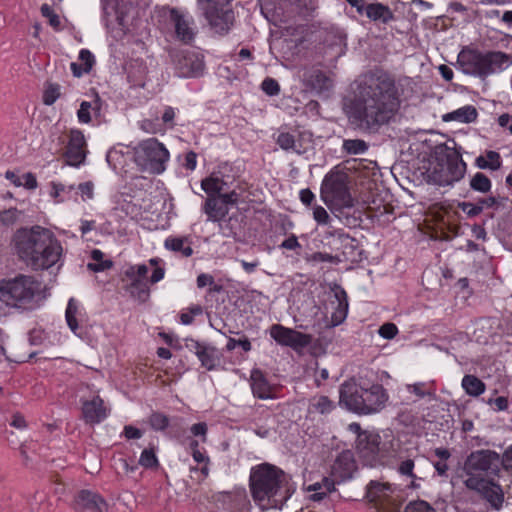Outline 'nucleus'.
I'll list each match as a JSON object with an SVG mask.
<instances>
[{
  "label": "nucleus",
  "mask_w": 512,
  "mask_h": 512,
  "mask_svg": "<svg viewBox=\"0 0 512 512\" xmlns=\"http://www.w3.org/2000/svg\"><path fill=\"white\" fill-rule=\"evenodd\" d=\"M401 106L395 76L380 67L364 73L348 105L350 122L365 131H376L390 123Z\"/></svg>",
  "instance_id": "1"
},
{
  "label": "nucleus",
  "mask_w": 512,
  "mask_h": 512,
  "mask_svg": "<svg viewBox=\"0 0 512 512\" xmlns=\"http://www.w3.org/2000/svg\"><path fill=\"white\" fill-rule=\"evenodd\" d=\"M11 244L19 258L33 270L51 268L59 261L63 251L55 234L40 225L17 229Z\"/></svg>",
  "instance_id": "2"
},
{
  "label": "nucleus",
  "mask_w": 512,
  "mask_h": 512,
  "mask_svg": "<svg viewBox=\"0 0 512 512\" xmlns=\"http://www.w3.org/2000/svg\"><path fill=\"white\" fill-rule=\"evenodd\" d=\"M46 299L42 283L33 276L19 274L0 280V302L19 313L40 308Z\"/></svg>",
  "instance_id": "3"
},
{
  "label": "nucleus",
  "mask_w": 512,
  "mask_h": 512,
  "mask_svg": "<svg viewBox=\"0 0 512 512\" xmlns=\"http://www.w3.org/2000/svg\"><path fill=\"white\" fill-rule=\"evenodd\" d=\"M286 472L280 467L264 462L253 466L249 475V490L255 505L261 512L271 510L275 498L280 495Z\"/></svg>",
  "instance_id": "4"
},
{
  "label": "nucleus",
  "mask_w": 512,
  "mask_h": 512,
  "mask_svg": "<svg viewBox=\"0 0 512 512\" xmlns=\"http://www.w3.org/2000/svg\"><path fill=\"white\" fill-rule=\"evenodd\" d=\"M431 157L430 167L426 171L428 183L449 186L464 178L467 164L459 150L444 143L435 146Z\"/></svg>",
  "instance_id": "5"
},
{
  "label": "nucleus",
  "mask_w": 512,
  "mask_h": 512,
  "mask_svg": "<svg viewBox=\"0 0 512 512\" xmlns=\"http://www.w3.org/2000/svg\"><path fill=\"white\" fill-rule=\"evenodd\" d=\"M511 63L512 56L502 51L482 52L468 46L463 47L457 57V64L464 74L482 79L497 70L505 69Z\"/></svg>",
  "instance_id": "6"
},
{
  "label": "nucleus",
  "mask_w": 512,
  "mask_h": 512,
  "mask_svg": "<svg viewBox=\"0 0 512 512\" xmlns=\"http://www.w3.org/2000/svg\"><path fill=\"white\" fill-rule=\"evenodd\" d=\"M348 183V174L336 167L324 176L320 187V198L330 210L344 214L345 209L354 207L355 199L350 193Z\"/></svg>",
  "instance_id": "7"
},
{
  "label": "nucleus",
  "mask_w": 512,
  "mask_h": 512,
  "mask_svg": "<svg viewBox=\"0 0 512 512\" xmlns=\"http://www.w3.org/2000/svg\"><path fill=\"white\" fill-rule=\"evenodd\" d=\"M360 441H355V450L362 464L369 467L384 465L393 449V441H381V436L375 431L362 433Z\"/></svg>",
  "instance_id": "8"
},
{
  "label": "nucleus",
  "mask_w": 512,
  "mask_h": 512,
  "mask_svg": "<svg viewBox=\"0 0 512 512\" xmlns=\"http://www.w3.org/2000/svg\"><path fill=\"white\" fill-rule=\"evenodd\" d=\"M204 17L210 29L219 36L229 34L235 24V13L231 2L203 0Z\"/></svg>",
  "instance_id": "9"
},
{
  "label": "nucleus",
  "mask_w": 512,
  "mask_h": 512,
  "mask_svg": "<svg viewBox=\"0 0 512 512\" xmlns=\"http://www.w3.org/2000/svg\"><path fill=\"white\" fill-rule=\"evenodd\" d=\"M135 154L138 164L154 174L164 172L165 163L169 159V151L156 138L142 141Z\"/></svg>",
  "instance_id": "10"
},
{
  "label": "nucleus",
  "mask_w": 512,
  "mask_h": 512,
  "mask_svg": "<svg viewBox=\"0 0 512 512\" xmlns=\"http://www.w3.org/2000/svg\"><path fill=\"white\" fill-rule=\"evenodd\" d=\"M501 468L500 454L490 449L472 451L464 461V471L467 475L485 472L499 477Z\"/></svg>",
  "instance_id": "11"
},
{
  "label": "nucleus",
  "mask_w": 512,
  "mask_h": 512,
  "mask_svg": "<svg viewBox=\"0 0 512 512\" xmlns=\"http://www.w3.org/2000/svg\"><path fill=\"white\" fill-rule=\"evenodd\" d=\"M213 500L228 512H250L252 505L244 487H235L231 491H220Z\"/></svg>",
  "instance_id": "12"
},
{
  "label": "nucleus",
  "mask_w": 512,
  "mask_h": 512,
  "mask_svg": "<svg viewBox=\"0 0 512 512\" xmlns=\"http://www.w3.org/2000/svg\"><path fill=\"white\" fill-rule=\"evenodd\" d=\"M362 385L358 384L354 378L344 381L339 387V405L345 407L348 411L364 415L366 406L362 402Z\"/></svg>",
  "instance_id": "13"
},
{
  "label": "nucleus",
  "mask_w": 512,
  "mask_h": 512,
  "mask_svg": "<svg viewBox=\"0 0 512 512\" xmlns=\"http://www.w3.org/2000/svg\"><path fill=\"white\" fill-rule=\"evenodd\" d=\"M270 336L280 345L294 350L305 348L312 342L310 334L302 333L292 328L274 324L270 328Z\"/></svg>",
  "instance_id": "14"
},
{
  "label": "nucleus",
  "mask_w": 512,
  "mask_h": 512,
  "mask_svg": "<svg viewBox=\"0 0 512 512\" xmlns=\"http://www.w3.org/2000/svg\"><path fill=\"white\" fill-rule=\"evenodd\" d=\"M87 153L84 133L79 129H71L69 131V140L63 153L65 163L72 167H79L85 162Z\"/></svg>",
  "instance_id": "15"
},
{
  "label": "nucleus",
  "mask_w": 512,
  "mask_h": 512,
  "mask_svg": "<svg viewBox=\"0 0 512 512\" xmlns=\"http://www.w3.org/2000/svg\"><path fill=\"white\" fill-rule=\"evenodd\" d=\"M333 235L337 236L339 243L338 250L340 262H350L352 265L360 264L365 258V251L361 248L359 240L344 233L342 230L335 231Z\"/></svg>",
  "instance_id": "16"
},
{
  "label": "nucleus",
  "mask_w": 512,
  "mask_h": 512,
  "mask_svg": "<svg viewBox=\"0 0 512 512\" xmlns=\"http://www.w3.org/2000/svg\"><path fill=\"white\" fill-rule=\"evenodd\" d=\"M334 293V297L337 300V307L335 308V311L331 314V319L328 323L325 325V329L331 332V335L325 336L320 335L319 340L323 341L326 345H329L333 342V331L332 329L340 324H342L348 314V297L347 293L344 290L343 287H341L338 284H335V287L332 289Z\"/></svg>",
  "instance_id": "17"
},
{
  "label": "nucleus",
  "mask_w": 512,
  "mask_h": 512,
  "mask_svg": "<svg viewBox=\"0 0 512 512\" xmlns=\"http://www.w3.org/2000/svg\"><path fill=\"white\" fill-rule=\"evenodd\" d=\"M71 507L76 512H108L109 506L105 498L98 492L89 489L79 490L73 499Z\"/></svg>",
  "instance_id": "18"
},
{
  "label": "nucleus",
  "mask_w": 512,
  "mask_h": 512,
  "mask_svg": "<svg viewBox=\"0 0 512 512\" xmlns=\"http://www.w3.org/2000/svg\"><path fill=\"white\" fill-rule=\"evenodd\" d=\"M357 469L354 453L346 449L341 451L335 458L331 466L330 476L336 479L338 483H342L350 480Z\"/></svg>",
  "instance_id": "19"
},
{
  "label": "nucleus",
  "mask_w": 512,
  "mask_h": 512,
  "mask_svg": "<svg viewBox=\"0 0 512 512\" xmlns=\"http://www.w3.org/2000/svg\"><path fill=\"white\" fill-rule=\"evenodd\" d=\"M162 17L169 20L174 25L176 38L184 44L190 45L195 38V33L189 26V22L177 8L165 7L162 9Z\"/></svg>",
  "instance_id": "20"
},
{
  "label": "nucleus",
  "mask_w": 512,
  "mask_h": 512,
  "mask_svg": "<svg viewBox=\"0 0 512 512\" xmlns=\"http://www.w3.org/2000/svg\"><path fill=\"white\" fill-rule=\"evenodd\" d=\"M361 393L363 395L362 402L366 406L364 415L380 411L389 398L387 390L379 383H374L370 387L362 385Z\"/></svg>",
  "instance_id": "21"
},
{
  "label": "nucleus",
  "mask_w": 512,
  "mask_h": 512,
  "mask_svg": "<svg viewBox=\"0 0 512 512\" xmlns=\"http://www.w3.org/2000/svg\"><path fill=\"white\" fill-rule=\"evenodd\" d=\"M81 403L82 419L86 424H99L108 417L109 410L99 395L94 396L91 400H81Z\"/></svg>",
  "instance_id": "22"
},
{
  "label": "nucleus",
  "mask_w": 512,
  "mask_h": 512,
  "mask_svg": "<svg viewBox=\"0 0 512 512\" xmlns=\"http://www.w3.org/2000/svg\"><path fill=\"white\" fill-rule=\"evenodd\" d=\"M250 386L254 397L262 400L273 398L272 386L261 369L251 370Z\"/></svg>",
  "instance_id": "23"
},
{
  "label": "nucleus",
  "mask_w": 512,
  "mask_h": 512,
  "mask_svg": "<svg viewBox=\"0 0 512 512\" xmlns=\"http://www.w3.org/2000/svg\"><path fill=\"white\" fill-rule=\"evenodd\" d=\"M481 497L487 501L494 510H500L504 503V491L502 486L492 478L482 488Z\"/></svg>",
  "instance_id": "24"
},
{
  "label": "nucleus",
  "mask_w": 512,
  "mask_h": 512,
  "mask_svg": "<svg viewBox=\"0 0 512 512\" xmlns=\"http://www.w3.org/2000/svg\"><path fill=\"white\" fill-rule=\"evenodd\" d=\"M202 209L203 212L207 215L208 220L212 222L223 221L227 217L230 210L226 204H223L220 195L213 198H206Z\"/></svg>",
  "instance_id": "25"
},
{
  "label": "nucleus",
  "mask_w": 512,
  "mask_h": 512,
  "mask_svg": "<svg viewBox=\"0 0 512 512\" xmlns=\"http://www.w3.org/2000/svg\"><path fill=\"white\" fill-rule=\"evenodd\" d=\"M197 358L201 362V366L208 371L217 369L223 358V353L215 346L205 344L203 348L197 352Z\"/></svg>",
  "instance_id": "26"
},
{
  "label": "nucleus",
  "mask_w": 512,
  "mask_h": 512,
  "mask_svg": "<svg viewBox=\"0 0 512 512\" xmlns=\"http://www.w3.org/2000/svg\"><path fill=\"white\" fill-rule=\"evenodd\" d=\"M130 283L124 289L129 295L140 303H146L150 298L149 280L140 278H128Z\"/></svg>",
  "instance_id": "27"
},
{
  "label": "nucleus",
  "mask_w": 512,
  "mask_h": 512,
  "mask_svg": "<svg viewBox=\"0 0 512 512\" xmlns=\"http://www.w3.org/2000/svg\"><path fill=\"white\" fill-rule=\"evenodd\" d=\"M370 21L376 23L387 24L394 20L395 16L393 11L388 5L381 2H374L367 4V16Z\"/></svg>",
  "instance_id": "28"
},
{
  "label": "nucleus",
  "mask_w": 512,
  "mask_h": 512,
  "mask_svg": "<svg viewBox=\"0 0 512 512\" xmlns=\"http://www.w3.org/2000/svg\"><path fill=\"white\" fill-rule=\"evenodd\" d=\"M305 86L311 90L321 93L332 87V80L325 72L319 69L312 70L305 79Z\"/></svg>",
  "instance_id": "29"
},
{
  "label": "nucleus",
  "mask_w": 512,
  "mask_h": 512,
  "mask_svg": "<svg viewBox=\"0 0 512 512\" xmlns=\"http://www.w3.org/2000/svg\"><path fill=\"white\" fill-rule=\"evenodd\" d=\"M164 247L175 253H180L182 257L188 258L193 255L191 240L188 236H170L164 241Z\"/></svg>",
  "instance_id": "30"
},
{
  "label": "nucleus",
  "mask_w": 512,
  "mask_h": 512,
  "mask_svg": "<svg viewBox=\"0 0 512 512\" xmlns=\"http://www.w3.org/2000/svg\"><path fill=\"white\" fill-rule=\"evenodd\" d=\"M79 60L83 62V64H78L76 62H72L70 64V69L74 77H81L83 74H88L92 70L95 65V57L88 49H82L79 52Z\"/></svg>",
  "instance_id": "31"
},
{
  "label": "nucleus",
  "mask_w": 512,
  "mask_h": 512,
  "mask_svg": "<svg viewBox=\"0 0 512 512\" xmlns=\"http://www.w3.org/2000/svg\"><path fill=\"white\" fill-rule=\"evenodd\" d=\"M181 75L185 77H197L204 70V62L194 55L183 56L179 61Z\"/></svg>",
  "instance_id": "32"
},
{
  "label": "nucleus",
  "mask_w": 512,
  "mask_h": 512,
  "mask_svg": "<svg viewBox=\"0 0 512 512\" xmlns=\"http://www.w3.org/2000/svg\"><path fill=\"white\" fill-rule=\"evenodd\" d=\"M291 475L286 473L284 484L280 488V495L275 498L273 505L269 506L271 509L282 510L288 500L292 497L295 492V487L290 483Z\"/></svg>",
  "instance_id": "33"
},
{
  "label": "nucleus",
  "mask_w": 512,
  "mask_h": 512,
  "mask_svg": "<svg viewBox=\"0 0 512 512\" xmlns=\"http://www.w3.org/2000/svg\"><path fill=\"white\" fill-rule=\"evenodd\" d=\"M462 387L466 394L478 397L485 392V383L475 375L467 374L462 379Z\"/></svg>",
  "instance_id": "34"
},
{
  "label": "nucleus",
  "mask_w": 512,
  "mask_h": 512,
  "mask_svg": "<svg viewBox=\"0 0 512 512\" xmlns=\"http://www.w3.org/2000/svg\"><path fill=\"white\" fill-rule=\"evenodd\" d=\"M234 166L229 162H221L213 170V174L222 183V186L229 188L235 181Z\"/></svg>",
  "instance_id": "35"
},
{
  "label": "nucleus",
  "mask_w": 512,
  "mask_h": 512,
  "mask_svg": "<svg viewBox=\"0 0 512 512\" xmlns=\"http://www.w3.org/2000/svg\"><path fill=\"white\" fill-rule=\"evenodd\" d=\"M145 422L155 432H164L170 426V418L160 411H152Z\"/></svg>",
  "instance_id": "36"
},
{
  "label": "nucleus",
  "mask_w": 512,
  "mask_h": 512,
  "mask_svg": "<svg viewBox=\"0 0 512 512\" xmlns=\"http://www.w3.org/2000/svg\"><path fill=\"white\" fill-rule=\"evenodd\" d=\"M201 188L206 193L207 198L218 196L222 190L226 189L213 173L201 180Z\"/></svg>",
  "instance_id": "37"
},
{
  "label": "nucleus",
  "mask_w": 512,
  "mask_h": 512,
  "mask_svg": "<svg viewBox=\"0 0 512 512\" xmlns=\"http://www.w3.org/2000/svg\"><path fill=\"white\" fill-rule=\"evenodd\" d=\"M104 253L99 249L91 251V259L95 263H88L87 268L93 272H102L113 267V261L110 259L103 260Z\"/></svg>",
  "instance_id": "38"
},
{
  "label": "nucleus",
  "mask_w": 512,
  "mask_h": 512,
  "mask_svg": "<svg viewBox=\"0 0 512 512\" xmlns=\"http://www.w3.org/2000/svg\"><path fill=\"white\" fill-rule=\"evenodd\" d=\"M77 313H78V304L77 301L74 298H70L67 304L66 312H65V318L68 327L71 329V331L77 335L80 336V333L78 330H80L78 320H77Z\"/></svg>",
  "instance_id": "39"
},
{
  "label": "nucleus",
  "mask_w": 512,
  "mask_h": 512,
  "mask_svg": "<svg viewBox=\"0 0 512 512\" xmlns=\"http://www.w3.org/2000/svg\"><path fill=\"white\" fill-rule=\"evenodd\" d=\"M469 186L475 192L486 194L491 190L492 182L486 174L477 172L470 179Z\"/></svg>",
  "instance_id": "40"
},
{
  "label": "nucleus",
  "mask_w": 512,
  "mask_h": 512,
  "mask_svg": "<svg viewBox=\"0 0 512 512\" xmlns=\"http://www.w3.org/2000/svg\"><path fill=\"white\" fill-rule=\"evenodd\" d=\"M157 447L154 444H149L140 455L139 464L146 469H154L159 467V461L156 456Z\"/></svg>",
  "instance_id": "41"
},
{
  "label": "nucleus",
  "mask_w": 512,
  "mask_h": 512,
  "mask_svg": "<svg viewBox=\"0 0 512 512\" xmlns=\"http://www.w3.org/2000/svg\"><path fill=\"white\" fill-rule=\"evenodd\" d=\"M61 86L58 83L46 82L42 93V102L46 106H52L60 97Z\"/></svg>",
  "instance_id": "42"
},
{
  "label": "nucleus",
  "mask_w": 512,
  "mask_h": 512,
  "mask_svg": "<svg viewBox=\"0 0 512 512\" xmlns=\"http://www.w3.org/2000/svg\"><path fill=\"white\" fill-rule=\"evenodd\" d=\"M310 406L313 411L320 414H328L336 408L335 402L325 395L313 398Z\"/></svg>",
  "instance_id": "43"
},
{
  "label": "nucleus",
  "mask_w": 512,
  "mask_h": 512,
  "mask_svg": "<svg viewBox=\"0 0 512 512\" xmlns=\"http://www.w3.org/2000/svg\"><path fill=\"white\" fill-rule=\"evenodd\" d=\"M101 8H102V20L107 29H110L111 24L113 23L112 16L119 9V4L117 0H101Z\"/></svg>",
  "instance_id": "44"
},
{
  "label": "nucleus",
  "mask_w": 512,
  "mask_h": 512,
  "mask_svg": "<svg viewBox=\"0 0 512 512\" xmlns=\"http://www.w3.org/2000/svg\"><path fill=\"white\" fill-rule=\"evenodd\" d=\"M245 191V187L241 183L229 192H221L220 196L223 204H226L229 208L231 206H237L242 201V192Z\"/></svg>",
  "instance_id": "45"
},
{
  "label": "nucleus",
  "mask_w": 512,
  "mask_h": 512,
  "mask_svg": "<svg viewBox=\"0 0 512 512\" xmlns=\"http://www.w3.org/2000/svg\"><path fill=\"white\" fill-rule=\"evenodd\" d=\"M369 145L362 139H345L342 149L347 154L356 155L366 152Z\"/></svg>",
  "instance_id": "46"
},
{
  "label": "nucleus",
  "mask_w": 512,
  "mask_h": 512,
  "mask_svg": "<svg viewBox=\"0 0 512 512\" xmlns=\"http://www.w3.org/2000/svg\"><path fill=\"white\" fill-rule=\"evenodd\" d=\"M323 492H316L309 496V499L314 502L322 501L328 494L336 490L335 485L339 484L336 479L331 477H323L322 479Z\"/></svg>",
  "instance_id": "47"
},
{
  "label": "nucleus",
  "mask_w": 512,
  "mask_h": 512,
  "mask_svg": "<svg viewBox=\"0 0 512 512\" xmlns=\"http://www.w3.org/2000/svg\"><path fill=\"white\" fill-rule=\"evenodd\" d=\"M276 143L285 151L294 150L298 154L302 153L301 149L296 146L295 136L289 132H280Z\"/></svg>",
  "instance_id": "48"
},
{
  "label": "nucleus",
  "mask_w": 512,
  "mask_h": 512,
  "mask_svg": "<svg viewBox=\"0 0 512 512\" xmlns=\"http://www.w3.org/2000/svg\"><path fill=\"white\" fill-rule=\"evenodd\" d=\"M455 115L456 121L468 124L477 120L478 111L474 106L466 105L455 110Z\"/></svg>",
  "instance_id": "49"
},
{
  "label": "nucleus",
  "mask_w": 512,
  "mask_h": 512,
  "mask_svg": "<svg viewBox=\"0 0 512 512\" xmlns=\"http://www.w3.org/2000/svg\"><path fill=\"white\" fill-rule=\"evenodd\" d=\"M22 211L16 207H12L5 210H0V225L4 227H11L19 220Z\"/></svg>",
  "instance_id": "50"
},
{
  "label": "nucleus",
  "mask_w": 512,
  "mask_h": 512,
  "mask_svg": "<svg viewBox=\"0 0 512 512\" xmlns=\"http://www.w3.org/2000/svg\"><path fill=\"white\" fill-rule=\"evenodd\" d=\"M40 11H41V15L48 19L49 25L55 31L63 30L59 15L54 12V10L51 8L50 5H48L46 3L43 4L40 8Z\"/></svg>",
  "instance_id": "51"
},
{
  "label": "nucleus",
  "mask_w": 512,
  "mask_h": 512,
  "mask_svg": "<svg viewBox=\"0 0 512 512\" xmlns=\"http://www.w3.org/2000/svg\"><path fill=\"white\" fill-rule=\"evenodd\" d=\"M148 267L145 265V264H140V265H130L125 271H124V275L126 278H132V277H135V278H140V279H145V280H149L147 278V275H148Z\"/></svg>",
  "instance_id": "52"
},
{
  "label": "nucleus",
  "mask_w": 512,
  "mask_h": 512,
  "mask_svg": "<svg viewBox=\"0 0 512 512\" xmlns=\"http://www.w3.org/2000/svg\"><path fill=\"white\" fill-rule=\"evenodd\" d=\"M262 91L270 96H277L280 93V85L278 81L272 77H266L261 83Z\"/></svg>",
  "instance_id": "53"
},
{
  "label": "nucleus",
  "mask_w": 512,
  "mask_h": 512,
  "mask_svg": "<svg viewBox=\"0 0 512 512\" xmlns=\"http://www.w3.org/2000/svg\"><path fill=\"white\" fill-rule=\"evenodd\" d=\"M308 262H329L333 264H339V255H332L324 252H314L311 255L306 257Z\"/></svg>",
  "instance_id": "54"
},
{
  "label": "nucleus",
  "mask_w": 512,
  "mask_h": 512,
  "mask_svg": "<svg viewBox=\"0 0 512 512\" xmlns=\"http://www.w3.org/2000/svg\"><path fill=\"white\" fill-rule=\"evenodd\" d=\"M203 313V308L201 305H191L188 308V312H182L180 314V321L183 325H190L194 321V316L201 315Z\"/></svg>",
  "instance_id": "55"
},
{
  "label": "nucleus",
  "mask_w": 512,
  "mask_h": 512,
  "mask_svg": "<svg viewBox=\"0 0 512 512\" xmlns=\"http://www.w3.org/2000/svg\"><path fill=\"white\" fill-rule=\"evenodd\" d=\"M458 208H460L467 215L468 218L476 217L483 212L482 206L478 205L477 202L476 203L466 202V201L459 202Z\"/></svg>",
  "instance_id": "56"
},
{
  "label": "nucleus",
  "mask_w": 512,
  "mask_h": 512,
  "mask_svg": "<svg viewBox=\"0 0 512 512\" xmlns=\"http://www.w3.org/2000/svg\"><path fill=\"white\" fill-rule=\"evenodd\" d=\"M489 478H484V477H475L472 475H470L469 478H467L465 481H464V485L470 489V490H473V491H476L478 492L479 494L481 493L482 491V488H484V486L486 485V483L488 482Z\"/></svg>",
  "instance_id": "57"
},
{
  "label": "nucleus",
  "mask_w": 512,
  "mask_h": 512,
  "mask_svg": "<svg viewBox=\"0 0 512 512\" xmlns=\"http://www.w3.org/2000/svg\"><path fill=\"white\" fill-rule=\"evenodd\" d=\"M125 13L119 8L116 13L113 14L115 22L118 24L119 28L116 29V33L113 35L114 38H123L126 34V23H125Z\"/></svg>",
  "instance_id": "58"
},
{
  "label": "nucleus",
  "mask_w": 512,
  "mask_h": 512,
  "mask_svg": "<svg viewBox=\"0 0 512 512\" xmlns=\"http://www.w3.org/2000/svg\"><path fill=\"white\" fill-rule=\"evenodd\" d=\"M46 338L47 334L42 328H33L28 333L29 344L33 346H39L43 344Z\"/></svg>",
  "instance_id": "59"
},
{
  "label": "nucleus",
  "mask_w": 512,
  "mask_h": 512,
  "mask_svg": "<svg viewBox=\"0 0 512 512\" xmlns=\"http://www.w3.org/2000/svg\"><path fill=\"white\" fill-rule=\"evenodd\" d=\"M398 332V327L392 322H386L382 324L378 330L379 335L387 340L395 338Z\"/></svg>",
  "instance_id": "60"
},
{
  "label": "nucleus",
  "mask_w": 512,
  "mask_h": 512,
  "mask_svg": "<svg viewBox=\"0 0 512 512\" xmlns=\"http://www.w3.org/2000/svg\"><path fill=\"white\" fill-rule=\"evenodd\" d=\"M91 108L92 103L88 101H82L80 104V108L77 111V117L80 123L88 124L91 122Z\"/></svg>",
  "instance_id": "61"
},
{
  "label": "nucleus",
  "mask_w": 512,
  "mask_h": 512,
  "mask_svg": "<svg viewBox=\"0 0 512 512\" xmlns=\"http://www.w3.org/2000/svg\"><path fill=\"white\" fill-rule=\"evenodd\" d=\"M183 418L173 417L170 418V426L168 427V434L173 437H180L184 434Z\"/></svg>",
  "instance_id": "62"
},
{
  "label": "nucleus",
  "mask_w": 512,
  "mask_h": 512,
  "mask_svg": "<svg viewBox=\"0 0 512 512\" xmlns=\"http://www.w3.org/2000/svg\"><path fill=\"white\" fill-rule=\"evenodd\" d=\"M405 512H436V510L428 502L418 500L409 503L405 508Z\"/></svg>",
  "instance_id": "63"
},
{
  "label": "nucleus",
  "mask_w": 512,
  "mask_h": 512,
  "mask_svg": "<svg viewBox=\"0 0 512 512\" xmlns=\"http://www.w3.org/2000/svg\"><path fill=\"white\" fill-rule=\"evenodd\" d=\"M414 466H415L414 460L408 458V459H405L404 461H402L399 464V466L397 468V471L402 476H407V477H409L411 479H417V476L413 472Z\"/></svg>",
  "instance_id": "64"
}]
</instances>
